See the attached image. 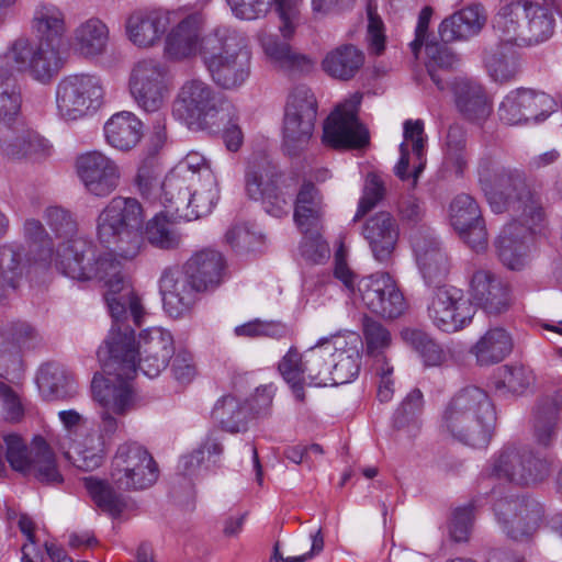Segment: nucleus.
Returning <instances> with one entry per match:
<instances>
[{
  "instance_id": "18",
  "label": "nucleus",
  "mask_w": 562,
  "mask_h": 562,
  "mask_svg": "<svg viewBox=\"0 0 562 562\" xmlns=\"http://www.w3.org/2000/svg\"><path fill=\"white\" fill-rule=\"evenodd\" d=\"M361 99L360 93H353L329 114L324 123V144L333 148H360L369 143V132L358 119Z\"/></svg>"
},
{
  "instance_id": "54",
  "label": "nucleus",
  "mask_w": 562,
  "mask_h": 562,
  "mask_svg": "<svg viewBox=\"0 0 562 562\" xmlns=\"http://www.w3.org/2000/svg\"><path fill=\"white\" fill-rule=\"evenodd\" d=\"M316 119L306 121L297 115H283V147L289 155H296L312 138Z\"/></svg>"
},
{
  "instance_id": "32",
  "label": "nucleus",
  "mask_w": 562,
  "mask_h": 562,
  "mask_svg": "<svg viewBox=\"0 0 562 562\" xmlns=\"http://www.w3.org/2000/svg\"><path fill=\"white\" fill-rule=\"evenodd\" d=\"M172 13L161 9L137 10L125 23L128 40L139 48L157 45L171 23Z\"/></svg>"
},
{
  "instance_id": "40",
  "label": "nucleus",
  "mask_w": 562,
  "mask_h": 562,
  "mask_svg": "<svg viewBox=\"0 0 562 562\" xmlns=\"http://www.w3.org/2000/svg\"><path fill=\"white\" fill-rule=\"evenodd\" d=\"M497 37L499 42L484 52V65L494 81L507 82L520 71V58L515 42Z\"/></svg>"
},
{
  "instance_id": "61",
  "label": "nucleus",
  "mask_w": 562,
  "mask_h": 562,
  "mask_svg": "<svg viewBox=\"0 0 562 562\" xmlns=\"http://www.w3.org/2000/svg\"><path fill=\"white\" fill-rule=\"evenodd\" d=\"M85 486L100 508L112 515L121 513L123 508L122 497L109 483L95 477H88L85 480Z\"/></svg>"
},
{
  "instance_id": "48",
  "label": "nucleus",
  "mask_w": 562,
  "mask_h": 562,
  "mask_svg": "<svg viewBox=\"0 0 562 562\" xmlns=\"http://www.w3.org/2000/svg\"><path fill=\"white\" fill-rule=\"evenodd\" d=\"M260 42L265 54L276 67L291 74L312 69L311 58L296 53L288 43L280 41L277 36L266 35L261 37Z\"/></svg>"
},
{
  "instance_id": "20",
  "label": "nucleus",
  "mask_w": 562,
  "mask_h": 562,
  "mask_svg": "<svg viewBox=\"0 0 562 562\" xmlns=\"http://www.w3.org/2000/svg\"><path fill=\"white\" fill-rule=\"evenodd\" d=\"M475 310L461 289L451 285L438 288L427 306L431 324L443 333H457L472 321Z\"/></svg>"
},
{
  "instance_id": "25",
  "label": "nucleus",
  "mask_w": 562,
  "mask_h": 562,
  "mask_svg": "<svg viewBox=\"0 0 562 562\" xmlns=\"http://www.w3.org/2000/svg\"><path fill=\"white\" fill-rule=\"evenodd\" d=\"M76 170L87 192L98 198L109 196L120 184L121 170L119 165L99 150L78 156Z\"/></svg>"
},
{
  "instance_id": "1",
  "label": "nucleus",
  "mask_w": 562,
  "mask_h": 562,
  "mask_svg": "<svg viewBox=\"0 0 562 562\" xmlns=\"http://www.w3.org/2000/svg\"><path fill=\"white\" fill-rule=\"evenodd\" d=\"M44 218L59 238H66L56 249L55 268L63 276L77 281L97 280L106 288L105 302L113 315L124 312L126 303L138 317L139 305L132 296V280L112 254H98L86 239L74 237L77 223L69 211L60 206H48Z\"/></svg>"
},
{
  "instance_id": "42",
  "label": "nucleus",
  "mask_w": 562,
  "mask_h": 562,
  "mask_svg": "<svg viewBox=\"0 0 562 562\" xmlns=\"http://www.w3.org/2000/svg\"><path fill=\"white\" fill-rule=\"evenodd\" d=\"M325 205L318 189L312 182H304L294 202L293 218L301 232L323 228Z\"/></svg>"
},
{
  "instance_id": "23",
  "label": "nucleus",
  "mask_w": 562,
  "mask_h": 562,
  "mask_svg": "<svg viewBox=\"0 0 562 562\" xmlns=\"http://www.w3.org/2000/svg\"><path fill=\"white\" fill-rule=\"evenodd\" d=\"M557 106L555 101L547 93L532 89L519 88L512 90L498 106V117L508 125H518L529 121L546 120Z\"/></svg>"
},
{
  "instance_id": "37",
  "label": "nucleus",
  "mask_w": 562,
  "mask_h": 562,
  "mask_svg": "<svg viewBox=\"0 0 562 562\" xmlns=\"http://www.w3.org/2000/svg\"><path fill=\"white\" fill-rule=\"evenodd\" d=\"M24 248L16 244L0 246V304L14 292L30 272Z\"/></svg>"
},
{
  "instance_id": "19",
  "label": "nucleus",
  "mask_w": 562,
  "mask_h": 562,
  "mask_svg": "<svg viewBox=\"0 0 562 562\" xmlns=\"http://www.w3.org/2000/svg\"><path fill=\"white\" fill-rule=\"evenodd\" d=\"M550 468L551 461L544 456L525 448L505 447L492 461L490 475L528 485L544 480Z\"/></svg>"
},
{
  "instance_id": "9",
  "label": "nucleus",
  "mask_w": 562,
  "mask_h": 562,
  "mask_svg": "<svg viewBox=\"0 0 562 562\" xmlns=\"http://www.w3.org/2000/svg\"><path fill=\"white\" fill-rule=\"evenodd\" d=\"M132 296L135 297L139 305L138 317H135L128 303H126L124 312L116 316L113 315L111 308H109L113 318V325L109 335L114 333L121 336L128 333L132 337L131 349L134 353L136 370L139 369L148 378H156L168 367L171 357L175 355L173 337L169 330L159 326H153L139 333L137 346H135L134 329L127 325L121 324V322L130 314L135 326H140L146 312L133 288ZM108 307L110 306L108 305Z\"/></svg>"
},
{
  "instance_id": "30",
  "label": "nucleus",
  "mask_w": 562,
  "mask_h": 562,
  "mask_svg": "<svg viewBox=\"0 0 562 562\" xmlns=\"http://www.w3.org/2000/svg\"><path fill=\"white\" fill-rule=\"evenodd\" d=\"M470 295L490 315L504 313L512 304V290L508 282L485 269H479L472 274Z\"/></svg>"
},
{
  "instance_id": "5",
  "label": "nucleus",
  "mask_w": 562,
  "mask_h": 562,
  "mask_svg": "<svg viewBox=\"0 0 562 562\" xmlns=\"http://www.w3.org/2000/svg\"><path fill=\"white\" fill-rule=\"evenodd\" d=\"M475 172L479 186L494 213L513 210L531 217H541V211L533 201L525 176L516 169L505 167L499 157L482 155Z\"/></svg>"
},
{
  "instance_id": "64",
  "label": "nucleus",
  "mask_w": 562,
  "mask_h": 562,
  "mask_svg": "<svg viewBox=\"0 0 562 562\" xmlns=\"http://www.w3.org/2000/svg\"><path fill=\"white\" fill-rule=\"evenodd\" d=\"M7 446L5 460L10 467L20 473L29 469V460H31V448L18 434H7L3 436Z\"/></svg>"
},
{
  "instance_id": "33",
  "label": "nucleus",
  "mask_w": 562,
  "mask_h": 562,
  "mask_svg": "<svg viewBox=\"0 0 562 562\" xmlns=\"http://www.w3.org/2000/svg\"><path fill=\"white\" fill-rule=\"evenodd\" d=\"M330 337L331 385L351 382L360 371L362 341L357 335Z\"/></svg>"
},
{
  "instance_id": "14",
  "label": "nucleus",
  "mask_w": 562,
  "mask_h": 562,
  "mask_svg": "<svg viewBox=\"0 0 562 562\" xmlns=\"http://www.w3.org/2000/svg\"><path fill=\"white\" fill-rule=\"evenodd\" d=\"M61 47V44L53 42L34 43L26 37H19L3 54L0 69L7 67L26 74L41 83H48L65 65L66 57Z\"/></svg>"
},
{
  "instance_id": "3",
  "label": "nucleus",
  "mask_w": 562,
  "mask_h": 562,
  "mask_svg": "<svg viewBox=\"0 0 562 562\" xmlns=\"http://www.w3.org/2000/svg\"><path fill=\"white\" fill-rule=\"evenodd\" d=\"M227 274V262L222 252L204 248L194 252L183 265L167 267L158 280L166 313L179 318L187 315L195 305L200 293L217 289Z\"/></svg>"
},
{
  "instance_id": "44",
  "label": "nucleus",
  "mask_w": 562,
  "mask_h": 562,
  "mask_svg": "<svg viewBox=\"0 0 562 562\" xmlns=\"http://www.w3.org/2000/svg\"><path fill=\"white\" fill-rule=\"evenodd\" d=\"M36 384L46 401H66L78 394V385L74 376L57 364L43 366L36 375Z\"/></svg>"
},
{
  "instance_id": "45",
  "label": "nucleus",
  "mask_w": 562,
  "mask_h": 562,
  "mask_svg": "<svg viewBox=\"0 0 562 562\" xmlns=\"http://www.w3.org/2000/svg\"><path fill=\"white\" fill-rule=\"evenodd\" d=\"M114 436L88 434L81 440H72L65 457L82 471H93L102 465L105 456L106 440Z\"/></svg>"
},
{
  "instance_id": "59",
  "label": "nucleus",
  "mask_w": 562,
  "mask_h": 562,
  "mask_svg": "<svg viewBox=\"0 0 562 562\" xmlns=\"http://www.w3.org/2000/svg\"><path fill=\"white\" fill-rule=\"evenodd\" d=\"M450 220L458 233L467 232L472 224L482 220L480 206L474 198L465 193L457 195L450 204Z\"/></svg>"
},
{
  "instance_id": "4",
  "label": "nucleus",
  "mask_w": 562,
  "mask_h": 562,
  "mask_svg": "<svg viewBox=\"0 0 562 562\" xmlns=\"http://www.w3.org/2000/svg\"><path fill=\"white\" fill-rule=\"evenodd\" d=\"M495 412L487 393L467 386L454 394L440 415V431L472 448H485L495 423Z\"/></svg>"
},
{
  "instance_id": "27",
  "label": "nucleus",
  "mask_w": 562,
  "mask_h": 562,
  "mask_svg": "<svg viewBox=\"0 0 562 562\" xmlns=\"http://www.w3.org/2000/svg\"><path fill=\"white\" fill-rule=\"evenodd\" d=\"M416 263L427 284L440 282L449 271L446 252L428 227L414 228L409 235Z\"/></svg>"
},
{
  "instance_id": "56",
  "label": "nucleus",
  "mask_w": 562,
  "mask_h": 562,
  "mask_svg": "<svg viewBox=\"0 0 562 562\" xmlns=\"http://www.w3.org/2000/svg\"><path fill=\"white\" fill-rule=\"evenodd\" d=\"M559 412V404L554 398H546L538 405L533 423V437L538 445H552L557 436Z\"/></svg>"
},
{
  "instance_id": "53",
  "label": "nucleus",
  "mask_w": 562,
  "mask_h": 562,
  "mask_svg": "<svg viewBox=\"0 0 562 562\" xmlns=\"http://www.w3.org/2000/svg\"><path fill=\"white\" fill-rule=\"evenodd\" d=\"M443 153L447 166L457 176H463L469 167V156L467 153V131L461 124L453 123L449 126L443 143Z\"/></svg>"
},
{
  "instance_id": "12",
  "label": "nucleus",
  "mask_w": 562,
  "mask_h": 562,
  "mask_svg": "<svg viewBox=\"0 0 562 562\" xmlns=\"http://www.w3.org/2000/svg\"><path fill=\"white\" fill-rule=\"evenodd\" d=\"M296 186V179L282 173L263 155L249 158L245 170V188L248 196L261 201L266 212L274 217L289 213V202Z\"/></svg>"
},
{
  "instance_id": "26",
  "label": "nucleus",
  "mask_w": 562,
  "mask_h": 562,
  "mask_svg": "<svg viewBox=\"0 0 562 562\" xmlns=\"http://www.w3.org/2000/svg\"><path fill=\"white\" fill-rule=\"evenodd\" d=\"M204 181L178 188L176 195L168 198L171 213L183 215L189 221L209 215L218 201L217 181L213 171L204 170Z\"/></svg>"
},
{
  "instance_id": "51",
  "label": "nucleus",
  "mask_w": 562,
  "mask_h": 562,
  "mask_svg": "<svg viewBox=\"0 0 562 562\" xmlns=\"http://www.w3.org/2000/svg\"><path fill=\"white\" fill-rule=\"evenodd\" d=\"M205 169L212 171L206 158L198 151H190L166 176L165 188L169 193L180 187L204 181Z\"/></svg>"
},
{
  "instance_id": "47",
  "label": "nucleus",
  "mask_w": 562,
  "mask_h": 562,
  "mask_svg": "<svg viewBox=\"0 0 562 562\" xmlns=\"http://www.w3.org/2000/svg\"><path fill=\"white\" fill-rule=\"evenodd\" d=\"M24 475H33L36 480L46 484H58L63 482L56 456L48 442L41 436H35L31 443V460L29 469L23 471Z\"/></svg>"
},
{
  "instance_id": "13",
  "label": "nucleus",
  "mask_w": 562,
  "mask_h": 562,
  "mask_svg": "<svg viewBox=\"0 0 562 562\" xmlns=\"http://www.w3.org/2000/svg\"><path fill=\"white\" fill-rule=\"evenodd\" d=\"M330 337H322L304 353L290 348L279 362V371L295 398L305 400L304 387L331 385Z\"/></svg>"
},
{
  "instance_id": "11",
  "label": "nucleus",
  "mask_w": 562,
  "mask_h": 562,
  "mask_svg": "<svg viewBox=\"0 0 562 562\" xmlns=\"http://www.w3.org/2000/svg\"><path fill=\"white\" fill-rule=\"evenodd\" d=\"M235 112V106L201 79H189L180 87L172 114L188 126L212 128Z\"/></svg>"
},
{
  "instance_id": "2",
  "label": "nucleus",
  "mask_w": 562,
  "mask_h": 562,
  "mask_svg": "<svg viewBox=\"0 0 562 562\" xmlns=\"http://www.w3.org/2000/svg\"><path fill=\"white\" fill-rule=\"evenodd\" d=\"M131 341L128 333L121 336L112 333L97 351L104 374H94L91 391L100 407L99 431L103 436H114L124 427L122 419L140 406V398L131 383L136 373Z\"/></svg>"
},
{
  "instance_id": "36",
  "label": "nucleus",
  "mask_w": 562,
  "mask_h": 562,
  "mask_svg": "<svg viewBox=\"0 0 562 562\" xmlns=\"http://www.w3.org/2000/svg\"><path fill=\"white\" fill-rule=\"evenodd\" d=\"M452 91L456 106L467 121L482 124L490 116L492 105L479 83L457 78L452 83Z\"/></svg>"
},
{
  "instance_id": "35",
  "label": "nucleus",
  "mask_w": 562,
  "mask_h": 562,
  "mask_svg": "<svg viewBox=\"0 0 562 562\" xmlns=\"http://www.w3.org/2000/svg\"><path fill=\"white\" fill-rule=\"evenodd\" d=\"M362 234L373 258L381 263L387 262L398 240V226L393 216L387 212L374 214L366 222Z\"/></svg>"
},
{
  "instance_id": "6",
  "label": "nucleus",
  "mask_w": 562,
  "mask_h": 562,
  "mask_svg": "<svg viewBox=\"0 0 562 562\" xmlns=\"http://www.w3.org/2000/svg\"><path fill=\"white\" fill-rule=\"evenodd\" d=\"M554 4L546 0H514L504 3L494 18L493 29L503 41L518 46L548 41L555 27Z\"/></svg>"
},
{
  "instance_id": "52",
  "label": "nucleus",
  "mask_w": 562,
  "mask_h": 562,
  "mask_svg": "<svg viewBox=\"0 0 562 562\" xmlns=\"http://www.w3.org/2000/svg\"><path fill=\"white\" fill-rule=\"evenodd\" d=\"M162 250L178 249L182 244V235L177 225L162 212L151 217L145 225L143 239Z\"/></svg>"
},
{
  "instance_id": "28",
  "label": "nucleus",
  "mask_w": 562,
  "mask_h": 562,
  "mask_svg": "<svg viewBox=\"0 0 562 562\" xmlns=\"http://www.w3.org/2000/svg\"><path fill=\"white\" fill-rule=\"evenodd\" d=\"M203 15L199 12L190 13L175 24L166 35L164 55L169 60H183L200 54L203 58L205 36L203 30Z\"/></svg>"
},
{
  "instance_id": "55",
  "label": "nucleus",
  "mask_w": 562,
  "mask_h": 562,
  "mask_svg": "<svg viewBox=\"0 0 562 562\" xmlns=\"http://www.w3.org/2000/svg\"><path fill=\"white\" fill-rule=\"evenodd\" d=\"M23 233L25 239L36 247L34 266L41 270L55 266L56 251L53 250L50 238L43 224L38 220L29 218L24 222Z\"/></svg>"
},
{
  "instance_id": "22",
  "label": "nucleus",
  "mask_w": 562,
  "mask_h": 562,
  "mask_svg": "<svg viewBox=\"0 0 562 562\" xmlns=\"http://www.w3.org/2000/svg\"><path fill=\"white\" fill-rule=\"evenodd\" d=\"M362 333L367 353L374 358L372 371L378 383L376 396L380 402L386 403L394 394L393 366L384 357V350L392 341L391 333L383 324L369 316L362 319Z\"/></svg>"
},
{
  "instance_id": "49",
  "label": "nucleus",
  "mask_w": 562,
  "mask_h": 562,
  "mask_svg": "<svg viewBox=\"0 0 562 562\" xmlns=\"http://www.w3.org/2000/svg\"><path fill=\"white\" fill-rule=\"evenodd\" d=\"M32 27L37 34L38 41L63 45V37L67 31L65 14L55 4L38 3L34 9Z\"/></svg>"
},
{
  "instance_id": "34",
  "label": "nucleus",
  "mask_w": 562,
  "mask_h": 562,
  "mask_svg": "<svg viewBox=\"0 0 562 562\" xmlns=\"http://www.w3.org/2000/svg\"><path fill=\"white\" fill-rule=\"evenodd\" d=\"M110 44V29L97 16L80 21L69 37L71 49L80 57L93 59L104 55Z\"/></svg>"
},
{
  "instance_id": "60",
  "label": "nucleus",
  "mask_w": 562,
  "mask_h": 562,
  "mask_svg": "<svg viewBox=\"0 0 562 562\" xmlns=\"http://www.w3.org/2000/svg\"><path fill=\"white\" fill-rule=\"evenodd\" d=\"M284 114L297 115L306 121L317 117V101L312 90L303 85L290 90L284 105Z\"/></svg>"
},
{
  "instance_id": "16",
  "label": "nucleus",
  "mask_w": 562,
  "mask_h": 562,
  "mask_svg": "<svg viewBox=\"0 0 562 562\" xmlns=\"http://www.w3.org/2000/svg\"><path fill=\"white\" fill-rule=\"evenodd\" d=\"M128 91L140 110L146 113L159 112L169 94L168 66L157 58L137 60L130 71Z\"/></svg>"
},
{
  "instance_id": "29",
  "label": "nucleus",
  "mask_w": 562,
  "mask_h": 562,
  "mask_svg": "<svg viewBox=\"0 0 562 562\" xmlns=\"http://www.w3.org/2000/svg\"><path fill=\"white\" fill-rule=\"evenodd\" d=\"M272 397L271 386H261L256 390L254 401L257 407L250 406L247 401L237 396L225 395L216 402L212 415L225 430L238 432L246 429L254 412L259 413L260 409L270 406Z\"/></svg>"
},
{
  "instance_id": "38",
  "label": "nucleus",
  "mask_w": 562,
  "mask_h": 562,
  "mask_svg": "<svg viewBox=\"0 0 562 562\" xmlns=\"http://www.w3.org/2000/svg\"><path fill=\"white\" fill-rule=\"evenodd\" d=\"M487 20L484 8L472 4L445 19L439 26V34L445 43L468 40L477 35Z\"/></svg>"
},
{
  "instance_id": "57",
  "label": "nucleus",
  "mask_w": 562,
  "mask_h": 562,
  "mask_svg": "<svg viewBox=\"0 0 562 562\" xmlns=\"http://www.w3.org/2000/svg\"><path fill=\"white\" fill-rule=\"evenodd\" d=\"M401 336L403 340L414 348L427 366H440L447 360L443 348L427 333L416 328H405Z\"/></svg>"
},
{
  "instance_id": "10",
  "label": "nucleus",
  "mask_w": 562,
  "mask_h": 562,
  "mask_svg": "<svg viewBox=\"0 0 562 562\" xmlns=\"http://www.w3.org/2000/svg\"><path fill=\"white\" fill-rule=\"evenodd\" d=\"M0 150L13 159H45L52 154L47 139L27 127L22 114L20 87L0 90Z\"/></svg>"
},
{
  "instance_id": "15",
  "label": "nucleus",
  "mask_w": 562,
  "mask_h": 562,
  "mask_svg": "<svg viewBox=\"0 0 562 562\" xmlns=\"http://www.w3.org/2000/svg\"><path fill=\"white\" fill-rule=\"evenodd\" d=\"M103 98L102 80L91 74L65 76L55 89L57 113L65 121H77L97 112Z\"/></svg>"
},
{
  "instance_id": "50",
  "label": "nucleus",
  "mask_w": 562,
  "mask_h": 562,
  "mask_svg": "<svg viewBox=\"0 0 562 562\" xmlns=\"http://www.w3.org/2000/svg\"><path fill=\"white\" fill-rule=\"evenodd\" d=\"M161 170L153 160L145 161L139 168L136 176V186L140 195L153 204H160L167 210H171V203L167 200L169 196L176 195L177 190L168 193L165 188L166 178L160 181Z\"/></svg>"
},
{
  "instance_id": "7",
  "label": "nucleus",
  "mask_w": 562,
  "mask_h": 562,
  "mask_svg": "<svg viewBox=\"0 0 562 562\" xmlns=\"http://www.w3.org/2000/svg\"><path fill=\"white\" fill-rule=\"evenodd\" d=\"M144 220V209L137 199L114 196L97 217V238L117 256L134 259L143 248Z\"/></svg>"
},
{
  "instance_id": "24",
  "label": "nucleus",
  "mask_w": 562,
  "mask_h": 562,
  "mask_svg": "<svg viewBox=\"0 0 562 562\" xmlns=\"http://www.w3.org/2000/svg\"><path fill=\"white\" fill-rule=\"evenodd\" d=\"M494 510L502 530L515 540L531 536L543 515L540 503L525 497L499 499L495 503Z\"/></svg>"
},
{
  "instance_id": "43",
  "label": "nucleus",
  "mask_w": 562,
  "mask_h": 562,
  "mask_svg": "<svg viewBox=\"0 0 562 562\" xmlns=\"http://www.w3.org/2000/svg\"><path fill=\"white\" fill-rule=\"evenodd\" d=\"M104 135L110 146L119 150H130L143 136V123L134 113L122 111L106 121Z\"/></svg>"
},
{
  "instance_id": "62",
  "label": "nucleus",
  "mask_w": 562,
  "mask_h": 562,
  "mask_svg": "<svg viewBox=\"0 0 562 562\" xmlns=\"http://www.w3.org/2000/svg\"><path fill=\"white\" fill-rule=\"evenodd\" d=\"M532 371L524 366H505L499 369L497 389H506L513 394L525 393L533 383Z\"/></svg>"
},
{
  "instance_id": "21",
  "label": "nucleus",
  "mask_w": 562,
  "mask_h": 562,
  "mask_svg": "<svg viewBox=\"0 0 562 562\" xmlns=\"http://www.w3.org/2000/svg\"><path fill=\"white\" fill-rule=\"evenodd\" d=\"M357 300L370 312L389 319L402 316L407 310L406 300L389 273H375L357 282Z\"/></svg>"
},
{
  "instance_id": "46",
  "label": "nucleus",
  "mask_w": 562,
  "mask_h": 562,
  "mask_svg": "<svg viewBox=\"0 0 562 562\" xmlns=\"http://www.w3.org/2000/svg\"><path fill=\"white\" fill-rule=\"evenodd\" d=\"M513 338L502 327L490 328L471 347L470 352L480 366H491L503 361L513 350Z\"/></svg>"
},
{
  "instance_id": "31",
  "label": "nucleus",
  "mask_w": 562,
  "mask_h": 562,
  "mask_svg": "<svg viewBox=\"0 0 562 562\" xmlns=\"http://www.w3.org/2000/svg\"><path fill=\"white\" fill-rule=\"evenodd\" d=\"M404 140L400 145V159L394 167L395 175L406 180L411 177L416 183L425 167V143L424 122L422 120H406L404 122Z\"/></svg>"
},
{
  "instance_id": "17",
  "label": "nucleus",
  "mask_w": 562,
  "mask_h": 562,
  "mask_svg": "<svg viewBox=\"0 0 562 562\" xmlns=\"http://www.w3.org/2000/svg\"><path fill=\"white\" fill-rule=\"evenodd\" d=\"M157 467L148 451L137 442L120 445L111 464V483L117 491L144 490L157 480Z\"/></svg>"
},
{
  "instance_id": "8",
  "label": "nucleus",
  "mask_w": 562,
  "mask_h": 562,
  "mask_svg": "<svg viewBox=\"0 0 562 562\" xmlns=\"http://www.w3.org/2000/svg\"><path fill=\"white\" fill-rule=\"evenodd\" d=\"M250 57L245 38L236 31L221 26L205 35L202 60L212 80L223 89L245 83Z\"/></svg>"
},
{
  "instance_id": "58",
  "label": "nucleus",
  "mask_w": 562,
  "mask_h": 562,
  "mask_svg": "<svg viewBox=\"0 0 562 562\" xmlns=\"http://www.w3.org/2000/svg\"><path fill=\"white\" fill-rule=\"evenodd\" d=\"M427 70L439 90L445 89L443 80L438 76V70H453L460 64V58L446 44L428 43L426 44Z\"/></svg>"
},
{
  "instance_id": "39",
  "label": "nucleus",
  "mask_w": 562,
  "mask_h": 562,
  "mask_svg": "<svg viewBox=\"0 0 562 562\" xmlns=\"http://www.w3.org/2000/svg\"><path fill=\"white\" fill-rule=\"evenodd\" d=\"M364 53L352 44H341L328 50L322 60V69L330 78L349 81L362 69Z\"/></svg>"
},
{
  "instance_id": "63",
  "label": "nucleus",
  "mask_w": 562,
  "mask_h": 562,
  "mask_svg": "<svg viewBox=\"0 0 562 562\" xmlns=\"http://www.w3.org/2000/svg\"><path fill=\"white\" fill-rule=\"evenodd\" d=\"M322 229H310L308 232H301L303 234L300 244L301 256L312 263H323L330 256L328 244L322 237Z\"/></svg>"
},
{
  "instance_id": "41",
  "label": "nucleus",
  "mask_w": 562,
  "mask_h": 562,
  "mask_svg": "<svg viewBox=\"0 0 562 562\" xmlns=\"http://www.w3.org/2000/svg\"><path fill=\"white\" fill-rule=\"evenodd\" d=\"M530 231L518 222L507 224L501 232L496 248L499 260L510 270H520L527 258L526 238Z\"/></svg>"
}]
</instances>
